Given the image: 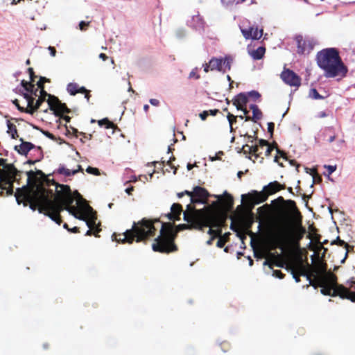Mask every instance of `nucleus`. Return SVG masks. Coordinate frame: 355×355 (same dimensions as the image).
Instances as JSON below:
<instances>
[{"instance_id": "nucleus-40", "label": "nucleus", "mask_w": 355, "mask_h": 355, "mask_svg": "<svg viewBox=\"0 0 355 355\" xmlns=\"http://www.w3.org/2000/svg\"><path fill=\"white\" fill-rule=\"evenodd\" d=\"M32 150L37 156L36 161H40L43 157L42 148L34 146V148Z\"/></svg>"}, {"instance_id": "nucleus-18", "label": "nucleus", "mask_w": 355, "mask_h": 355, "mask_svg": "<svg viewBox=\"0 0 355 355\" xmlns=\"http://www.w3.org/2000/svg\"><path fill=\"white\" fill-rule=\"evenodd\" d=\"M205 24V23L203 19L199 14L192 16L191 19L187 21V25L189 27L200 33L204 31Z\"/></svg>"}, {"instance_id": "nucleus-26", "label": "nucleus", "mask_w": 355, "mask_h": 355, "mask_svg": "<svg viewBox=\"0 0 355 355\" xmlns=\"http://www.w3.org/2000/svg\"><path fill=\"white\" fill-rule=\"evenodd\" d=\"M222 62H223V58H213L209 60V67L210 70H218L219 71H222L223 67H222Z\"/></svg>"}, {"instance_id": "nucleus-57", "label": "nucleus", "mask_w": 355, "mask_h": 355, "mask_svg": "<svg viewBox=\"0 0 355 355\" xmlns=\"http://www.w3.org/2000/svg\"><path fill=\"white\" fill-rule=\"evenodd\" d=\"M262 210V214L263 215V217H265V215L266 214V204L263 205L262 207H259L258 209V211Z\"/></svg>"}, {"instance_id": "nucleus-63", "label": "nucleus", "mask_w": 355, "mask_h": 355, "mask_svg": "<svg viewBox=\"0 0 355 355\" xmlns=\"http://www.w3.org/2000/svg\"><path fill=\"white\" fill-rule=\"evenodd\" d=\"M208 112H209V114L215 116L218 112V110H210Z\"/></svg>"}, {"instance_id": "nucleus-36", "label": "nucleus", "mask_w": 355, "mask_h": 355, "mask_svg": "<svg viewBox=\"0 0 355 355\" xmlns=\"http://www.w3.org/2000/svg\"><path fill=\"white\" fill-rule=\"evenodd\" d=\"M78 85L76 83H71L68 84V85H67V92L71 95H75L78 92Z\"/></svg>"}, {"instance_id": "nucleus-3", "label": "nucleus", "mask_w": 355, "mask_h": 355, "mask_svg": "<svg viewBox=\"0 0 355 355\" xmlns=\"http://www.w3.org/2000/svg\"><path fill=\"white\" fill-rule=\"evenodd\" d=\"M287 211L285 206V200L279 196L268 204V248L269 240L273 234L279 235L282 227L286 225Z\"/></svg>"}, {"instance_id": "nucleus-60", "label": "nucleus", "mask_w": 355, "mask_h": 355, "mask_svg": "<svg viewBox=\"0 0 355 355\" xmlns=\"http://www.w3.org/2000/svg\"><path fill=\"white\" fill-rule=\"evenodd\" d=\"M99 58L102 59L103 60H106L108 57L105 54V53H100L99 55H98Z\"/></svg>"}, {"instance_id": "nucleus-39", "label": "nucleus", "mask_w": 355, "mask_h": 355, "mask_svg": "<svg viewBox=\"0 0 355 355\" xmlns=\"http://www.w3.org/2000/svg\"><path fill=\"white\" fill-rule=\"evenodd\" d=\"M46 97L44 95H41L39 96L38 99L35 100V105H34L33 112H35L37 109L40 108L42 103L46 101Z\"/></svg>"}, {"instance_id": "nucleus-35", "label": "nucleus", "mask_w": 355, "mask_h": 355, "mask_svg": "<svg viewBox=\"0 0 355 355\" xmlns=\"http://www.w3.org/2000/svg\"><path fill=\"white\" fill-rule=\"evenodd\" d=\"M274 148H276L277 149V153L280 154L281 156L282 157H284V155L285 153L282 151H280L278 148H277V144L276 143H274L272 144H271L269 141L268 140V150H267V152H268V155L270 153V152L274 149Z\"/></svg>"}, {"instance_id": "nucleus-7", "label": "nucleus", "mask_w": 355, "mask_h": 355, "mask_svg": "<svg viewBox=\"0 0 355 355\" xmlns=\"http://www.w3.org/2000/svg\"><path fill=\"white\" fill-rule=\"evenodd\" d=\"M326 270V268H324L318 272L315 277L316 281L321 282L322 284H328L334 287L332 296L339 295L342 298L349 299L352 302H355V293L350 291L344 286L338 284L336 276L331 272H327Z\"/></svg>"}, {"instance_id": "nucleus-23", "label": "nucleus", "mask_w": 355, "mask_h": 355, "mask_svg": "<svg viewBox=\"0 0 355 355\" xmlns=\"http://www.w3.org/2000/svg\"><path fill=\"white\" fill-rule=\"evenodd\" d=\"M171 213L168 214V218L173 220L180 219V215L182 212V206L180 204L174 203L171 208Z\"/></svg>"}, {"instance_id": "nucleus-31", "label": "nucleus", "mask_w": 355, "mask_h": 355, "mask_svg": "<svg viewBox=\"0 0 355 355\" xmlns=\"http://www.w3.org/2000/svg\"><path fill=\"white\" fill-rule=\"evenodd\" d=\"M8 133L11 135L12 139H15L18 137L17 128L15 124L10 123L9 121H7Z\"/></svg>"}, {"instance_id": "nucleus-41", "label": "nucleus", "mask_w": 355, "mask_h": 355, "mask_svg": "<svg viewBox=\"0 0 355 355\" xmlns=\"http://www.w3.org/2000/svg\"><path fill=\"white\" fill-rule=\"evenodd\" d=\"M309 96L313 99H322L323 97L319 94L315 89H311L309 92Z\"/></svg>"}, {"instance_id": "nucleus-30", "label": "nucleus", "mask_w": 355, "mask_h": 355, "mask_svg": "<svg viewBox=\"0 0 355 355\" xmlns=\"http://www.w3.org/2000/svg\"><path fill=\"white\" fill-rule=\"evenodd\" d=\"M232 62V59L230 56H225V58H223L222 67H223V72H226L227 71H230L231 69V64Z\"/></svg>"}, {"instance_id": "nucleus-13", "label": "nucleus", "mask_w": 355, "mask_h": 355, "mask_svg": "<svg viewBox=\"0 0 355 355\" xmlns=\"http://www.w3.org/2000/svg\"><path fill=\"white\" fill-rule=\"evenodd\" d=\"M49 81L47 78L44 77H40V80L37 82V87H35L34 85H30V88L26 92L27 94H29L31 96L37 97L40 96L41 95H44L45 96H48L49 98V96L51 94H49L44 89V82Z\"/></svg>"}, {"instance_id": "nucleus-50", "label": "nucleus", "mask_w": 355, "mask_h": 355, "mask_svg": "<svg viewBox=\"0 0 355 355\" xmlns=\"http://www.w3.org/2000/svg\"><path fill=\"white\" fill-rule=\"evenodd\" d=\"M189 78L199 79L200 78V76L198 74H197V73L196 72L195 70H192L190 72V73H189Z\"/></svg>"}, {"instance_id": "nucleus-42", "label": "nucleus", "mask_w": 355, "mask_h": 355, "mask_svg": "<svg viewBox=\"0 0 355 355\" xmlns=\"http://www.w3.org/2000/svg\"><path fill=\"white\" fill-rule=\"evenodd\" d=\"M183 193H184V195L185 194L188 195L190 197L191 204H196V203L200 202V200L199 199H196L193 197V191H189L185 190Z\"/></svg>"}, {"instance_id": "nucleus-14", "label": "nucleus", "mask_w": 355, "mask_h": 355, "mask_svg": "<svg viewBox=\"0 0 355 355\" xmlns=\"http://www.w3.org/2000/svg\"><path fill=\"white\" fill-rule=\"evenodd\" d=\"M251 246L253 249L254 256L257 259H263V266H266V246L261 242H257L255 243L253 239H251Z\"/></svg>"}, {"instance_id": "nucleus-43", "label": "nucleus", "mask_w": 355, "mask_h": 355, "mask_svg": "<svg viewBox=\"0 0 355 355\" xmlns=\"http://www.w3.org/2000/svg\"><path fill=\"white\" fill-rule=\"evenodd\" d=\"M86 171H87V173H88L89 174H93V175H100L99 170L97 168H94V167H92V166H88L87 168V169H86Z\"/></svg>"}, {"instance_id": "nucleus-64", "label": "nucleus", "mask_w": 355, "mask_h": 355, "mask_svg": "<svg viewBox=\"0 0 355 355\" xmlns=\"http://www.w3.org/2000/svg\"><path fill=\"white\" fill-rule=\"evenodd\" d=\"M68 231L69 232H73V233H76L78 232V227H74L72 229H68Z\"/></svg>"}, {"instance_id": "nucleus-21", "label": "nucleus", "mask_w": 355, "mask_h": 355, "mask_svg": "<svg viewBox=\"0 0 355 355\" xmlns=\"http://www.w3.org/2000/svg\"><path fill=\"white\" fill-rule=\"evenodd\" d=\"M249 108L252 111V116H248V114L247 115H245V121L252 120L256 123L259 119H261L262 116V113L257 105L250 104Z\"/></svg>"}, {"instance_id": "nucleus-52", "label": "nucleus", "mask_w": 355, "mask_h": 355, "mask_svg": "<svg viewBox=\"0 0 355 355\" xmlns=\"http://www.w3.org/2000/svg\"><path fill=\"white\" fill-rule=\"evenodd\" d=\"M149 102L153 106H159V101L157 99L150 98Z\"/></svg>"}, {"instance_id": "nucleus-47", "label": "nucleus", "mask_w": 355, "mask_h": 355, "mask_svg": "<svg viewBox=\"0 0 355 355\" xmlns=\"http://www.w3.org/2000/svg\"><path fill=\"white\" fill-rule=\"evenodd\" d=\"M275 124L272 122L268 123V133H270V137L271 138L272 136L273 130H274Z\"/></svg>"}, {"instance_id": "nucleus-12", "label": "nucleus", "mask_w": 355, "mask_h": 355, "mask_svg": "<svg viewBox=\"0 0 355 355\" xmlns=\"http://www.w3.org/2000/svg\"><path fill=\"white\" fill-rule=\"evenodd\" d=\"M281 78L286 84L290 86L299 87L301 84V78L290 69L284 70Z\"/></svg>"}, {"instance_id": "nucleus-58", "label": "nucleus", "mask_w": 355, "mask_h": 355, "mask_svg": "<svg viewBox=\"0 0 355 355\" xmlns=\"http://www.w3.org/2000/svg\"><path fill=\"white\" fill-rule=\"evenodd\" d=\"M138 178L135 175H131L130 179L125 182V184L128 182H136Z\"/></svg>"}, {"instance_id": "nucleus-22", "label": "nucleus", "mask_w": 355, "mask_h": 355, "mask_svg": "<svg viewBox=\"0 0 355 355\" xmlns=\"http://www.w3.org/2000/svg\"><path fill=\"white\" fill-rule=\"evenodd\" d=\"M193 197L200 200V202H199L198 203L203 204V200L207 199V197L209 196L208 191L205 189L199 186H196L193 188Z\"/></svg>"}, {"instance_id": "nucleus-62", "label": "nucleus", "mask_w": 355, "mask_h": 355, "mask_svg": "<svg viewBox=\"0 0 355 355\" xmlns=\"http://www.w3.org/2000/svg\"><path fill=\"white\" fill-rule=\"evenodd\" d=\"M325 116H327V114L324 111L320 112L318 114V117L319 118H324Z\"/></svg>"}, {"instance_id": "nucleus-38", "label": "nucleus", "mask_w": 355, "mask_h": 355, "mask_svg": "<svg viewBox=\"0 0 355 355\" xmlns=\"http://www.w3.org/2000/svg\"><path fill=\"white\" fill-rule=\"evenodd\" d=\"M247 94H248V98L249 101H250V99H252L254 101H256L257 100L259 99V98L261 96L260 94L258 92L254 91V90L247 92Z\"/></svg>"}, {"instance_id": "nucleus-17", "label": "nucleus", "mask_w": 355, "mask_h": 355, "mask_svg": "<svg viewBox=\"0 0 355 355\" xmlns=\"http://www.w3.org/2000/svg\"><path fill=\"white\" fill-rule=\"evenodd\" d=\"M48 104L51 110H58L62 113H69L70 110L65 103H62L57 97L49 96L47 100Z\"/></svg>"}, {"instance_id": "nucleus-24", "label": "nucleus", "mask_w": 355, "mask_h": 355, "mask_svg": "<svg viewBox=\"0 0 355 355\" xmlns=\"http://www.w3.org/2000/svg\"><path fill=\"white\" fill-rule=\"evenodd\" d=\"M34 145L31 142L23 141L20 145L15 146V149L21 155H25L32 150Z\"/></svg>"}, {"instance_id": "nucleus-61", "label": "nucleus", "mask_w": 355, "mask_h": 355, "mask_svg": "<svg viewBox=\"0 0 355 355\" xmlns=\"http://www.w3.org/2000/svg\"><path fill=\"white\" fill-rule=\"evenodd\" d=\"M134 190V187H128L125 189V192L128 194V195H131L132 194V192Z\"/></svg>"}, {"instance_id": "nucleus-51", "label": "nucleus", "mask_w": 355, "mask_h": 355, "mask_svg": "<svg viewBox=\"0 0 355 355\" xmlns=\"http://www.w3.org/2000/svg\"><path fill=\"white\" fill-rule=\"evenodd\" d=\"M209 115V112L208 111H203L200 114V117L202 121H205Z\"/></svg>"}, {"instance_id": "nucleus-6", "label": "nucleus", "mask_w": 355, "mask_h": 355, "mask_svg": "<svg viewBox=\"0 0 355 355\" xmlns=\"http://www.w3.org/2000/svg\"><path fill=\"white\" fill-rule=\"evenodd\" d=\"M21 173L12 164H8L6 159L0 158V196L6 191L7 195L13 193V182L18 181Z\"/></svg>"}, {"instance_id": "nucleus-1", "label": "nucleus", "mask_w": 355, "mask_h": 355, "mask_svg": "<svg viewBox=\"0 0 355 355\" xmlns=\"http://www.w3.org/2000/svg\"><path fill=\"white\" fill-rule=\"evenodd\" d=\"M26 175L27 185L32 187L26 194V199L30 203L31 209L35 211L38 208L40 213H44L58 225L62 223L60 212L64 209L67 210L76 218L85 220L89 228L92 227V222L95 224L96 214L90 206L84 205L83 211H80L73 206L74 198L71 196L69 186L52 182L51 185L55 187V191L58 194L62 193L58 197L55 196L53 189H47L42 185L46 182L47 186H51L49 180L46 179L45 174L42 171H30L26 172Z\"/></svg>"}, {"instance_id": "nucleus-11", "label": "nucleus", "mask_w": 355, "mask_h": 355, "mask_svg": "<svg viewBox=\"0 0 355 355\" xmlns=\"http://www.w3.org/2000/svg\"><path fill=\"white\" fill-rule=\"evenodd\" d=\"M241 199L242 201L246 202L249 208L252 209L254 205L266 200V185L263 187L261 192L253 190L248 193L243 194Z\"/></svg>"}, {"instance_id": "nucleus-9", "label": "nucleus", "mask_w": 355, "mask_h": 355, "mask_svg": "<svg viewBox=\"0 0 355 355\" xmlns=\"http://www.w3.org/2000/svg\"><path fill=\"white\" fill-rule=\"evenodd\" d=\"M205 223V226L209 227L208 234L211 235V238L207 241V244L211 245L215 238L222 232L220 227L223 220L218 214H211L206 216Z\"/></svg>"}, {"instance_id": "nucleus-2", "label": "nucleus", "mask_w": 355, "mask_h": 355, "mask_svg": "<svg viewBox=\"0 0 355 355\" xmlns=\"http://www.w3.org/2000/svg\"><path fill=\"white\" fill-rule=\"evenodd\" d=\"M159 227L160 228L159 235L155 239V242L152 245L153 251L162 253L175 251L177 248L174 244L172 233L169 230H166L164 224L159 220L151 221L144 218L138 225L134 223L132 230H127L123 234H119V239L116 233H114L112 237V240L123 243L126 242L132 243L135 238L137 242H140L153 236Z\"/></svg>"}, {"instance_id": "nucleus-8", "label": "nucleus", "mask_w": 355, "mask_h": 355, "mask_svg": "<svg viewBox=\"0 0 355 355\" xmlns=\"http://www.w3.org/2000/svg\"><path fill=\"white\" fill-rule=\"evenodd\" d=\"M286 270L291 272L296 282H300V276H304L309 280V284L313 285L311 277L307 273L308 268L304 265L301 257H291L286 263Z\"/></svg>"}, {"instance_id": "nucleus-29", "label": "nucleus", "mask_w": 355, "mask_h": 355, "mask_svg": "<svg viewBox=\"0 0 355 355\" xmlns=\"http://www.w3.org/2000/svg\"><path fill=\"white\" fill-rule=\"evenodd\" d=\"M23 95H24V98L27 101L28 107H30V109L31 110V111L30 112L31 113L34 112L33 109H34V105H35V97L31 96L29 94H27V93H24Z\"/></svg>"}, {"instance_id": "nucleus-4", "label": "nucleus", "mask_w": 355, "mask_h": 355, "mask_svg": "<svg viewBox=\"0 0 355 355\" xmlns=\"http://www.w3.org/2000/svg\"><path fill=\"white\" fill-rule=\"evenodd\" d=\"M317 62L324 70V76L328 78L345 76L347 71L338 55V51L334 48L318 52Z\"/></svg>"}, {"instance_id": "nucleus-59", "label": "nucleus", "mask_w": 355, "mask_h": 355, "mask_svg": "<svg viewBox=\"0 0 355 355\" xmlns=\"http://www.w3.org/2000/svg\"><path fill=\"white\" fill-rule=\"evenodd\" d=\"M44 135L45 136H46L47 137L50 138V139H53L54 136L53 135V134L50 133L48 131H44L43 132Z\"/></svg>"}, {"instance_id": "nucleus-32", "label": "nucleus", "mask_w": 355, "mask_h": 355, "mask_svg": "<svg viewBox=\"0 0 355 355\" xmlns=\"http://www.w3.org/2000/svg\"><path fill=\"white\" fill-rule=\"evenodd\" d=\"M270 248L271 247H268V266L270 268V269L272 270V275L276 277H278L279 279H282L284 277V275L283 273L282 272L281 270H273L270 266V260H269V257L270 255Z\"/></svg>"}, {"instance_id": "nucleus-27", "label": "nucleus", "mask_w": 355, "mask_h": 355, "mask_svg": "<svg viewBox=\"0 0 355 355\" xmlns=\"http://www.w3.org/2000/svg\"><path fill=\"white\" fill-rule=\"evenodd\" d=\"M265 51L264 46H259L256 50L249 51V53L254 60H259L264 55Z\"/></svg>"}, {"instance_id": "nucleus-19", "label": "nucleus", "mask_w": 355, "mask_h": 355, "mask_svg": "<svg viewBox=\"0 0 355 355\" xmlns=\"http://www.w3.org/2000/svg\"><path fill=\"white\" fill-rule=\"evenodd\" d=\"M313 49V41L303 40L302 37L297 39V52L302 54H309Z\"/></svg>"}, {"instance_id": "nucleus-33", "label": "nucleus", "mask_w": 355, "mask_h": 355, "mask_svg": "<svg viewBox=\"0 0 355 355\" xmlns=\"http://www.w3.org/2000/svg\"><path fill=\"white\" fill-rule=\"evenodd\" d=\"M236 117H239L241 119H243L244 118V116H242V115H240V116H234L233 114H232L230 112L227 114V120H228L229 123H230V132H232L234 131L233 123L236 121Z\"/></svg>"}, {"instance_id": "nucleus-37", "label": "nucleus", "mask_w": 355, "mask_h": 355, "mask_svg": "<svg viewBox=\"0 0 355 355\" xmlns=\"http://www.w3.org/2000/svg\"><path fill=\"white\" fill-rule=\"evenodd\" d=\"M98 125L102 127L103 125L105 126V128H112L114 124L110 122L107 118L98 121Z\"/></svg>"}, {"instance_id": "nucleus-5", "label": "nucleus", "mask_w": 355, "mask_h": 355, "mask_svg": "<svg viewBox=\"0 0 355 355\" xmlns=\"http://www.w3.org/2000/svg\"><path fill=\"white\" fill-rule=\"evenodd\" d=\"M305 233L306 230L301 225H297L291 228L285 225L282 227L279 235L276 236V234H273L270 236L269 247L279 248L281 250H283L287 245L292 244L299 248L300 241Z\"/></svg>"}, {"instance_id": "nucleus-46", "label": "nucleus", "mask_w": 355, "mask_h": 355, "mask_svg": "<svg viewBox=\"0 0 355 355\" xmlns=\"http://www.w3.org/2000/svg\"><path fill=\"white\" fill-rule=\"evenodd\" d=\"M324 168L328 171V175H330L336 170V166L324 165Z\"/></svg>"}, {"instance_id": "nucleus-56", "label": "nucleus", "mask_w": 355, "mask_h": 355, "mask_svg": "<svg viewBox=\"0 0 355 355\" xmlns=\"http://www.w3.org/2000/svg\"><path fill=\"white\" fill-rule=\"evenodd\" d=\"M65 167L64 165H60L59 168H58L57 170V172L59 173V174H61L62 175V173H64V171L65 170Z\"/></svg>"}, {"instance_id": "nucleus-28", "label": "nucleus", "mask_w": 355, "mask_h": 355, "mask_svg": "<svg viewBox=\"0 0 355 355\" xmlns=\"http://www.w3.org/2000/svg\"><path fill=\"white\" fill-rule=\"evenodd\" d=\"M318 286L321 287V293L324 295H331L334 294V287L328 284H322L321 282H317Z\"/></svg>"}, {"instance_id": "nucleus-48", "label": "nucleus", "mask_w": 355, "mask_h": 355, "mask_svg": "<svg viewBox=\"0 0 355 355\" xmlns=\"http://www.w3.org/2000/svg\"><path fill=\"white\" fill-rule=\"evenodd\" d=\"M89 22H85L84 21H81L79 23V28L81 31H85L86 29V28L89 26Z\"/></svg>"}, {"instance_id": "nucleus-20", "label": "nucleus", "mask_w": 355, "mask_h": 355, "mask_svg": "<svg viewBox=\"0 0 355 355\" xmlns=\"http://www.w3.org/2000/svg\"><path fill=\"white\" fill-rule=\"evenodd\" d=\"M197 209L191 204L187 206V209L183 212L184 220L187 223H193L196 218Z\"/></svg>"}, {"instance_id": "nucleus-15", "label": "nucleus", "mask_w": 355, "mask_h": 355, "mask_svg": "<svg viewBox=\"0 0 355 355\" xmlns=\"http://www.w3.org/2000/svg\"><path fill=\"white\" fill-rule=\"evenodd\" d=\"M249 102L247 93H240L234 99L233 104L236 107L237 110H241L244 115L249 113L247 109V104Z\"/></svg>"}, {"instance_id": "nucleus-45", "label": "nucleus", "mask_w": 355, "mask_h": 355, "mask_svg": "<svg viewBox=\"0 0 355 355\" xmlns=\"http://www.w3.org/2000/svg\"><path fill=\"white\" fill-rule=\"evenodd\" d=\"M175 35L178 38H183L186 35V31L182 28H180L176 31Z\"/></svg>"}, {"instance_id": "nucleus-55", "label": "nucleus", "mask_w": 355, "mask_h": 355, "mask_svg": "<svg viewBox=\"0 0 355 355\" xmlns=\"http://www.w3.org/2000/svg\"><path fill=\"white\" fill-rule=\"evenodd\" d=\"M225 241L223 240L222 239H219L218 241L216 243V246L218 248H223L225 245Z\"/></svg>"}, {"instance_id": "nucleus-34", "label": "nucleus", "mask_w": 355, "mask_h": 355, "mask_svg": "<svg viewBox=\"0 0 355 355\" xmlns=\"http://www.w3.org/2000/svg\"><path fill=\"white\" fill-rule=\"evenodd\" d=\"M334 243H336L338 245H339L340 246H343L344 248L346 250L345 256L344 259L341 260V263H345V259L347 257V254L349 252V249H348L349 245L344 241L340 239L339 237L336 239V241H334Z\"/></svg>"}, {"instance_id": "nucleus-54", "label": "nucleus", "mask_w": 355, "mask_h": 355, "mask_svg": "<svg viewBox=\"0 0 355 355\" xmlns=\"http://www.w3.org/2000/svg\"><path fill=\"white\" fill-rule=\"evenodd\" d=\"M28 73H29L31 80L32 82H33V81H34V77H35V75H34V71H33V68H28Z\"/></svg>"}, {"instance_id": "nucleus-44", "label": "nucleus", "mask_w": 355, "mask_h": 355, "mask_svg": "<svg viewBox=\"0 0 355 355\" xmlns=\"http://www.w3.org/2000/svg\"><path fill=\"white\" fill-rule=\"evenodd\" d=\"M78 172V170H70L68 168H65L62 175H64L66 177H69V176L76 174Z\"/></svg>"}, {"instance_id": "nucleus-53", "label": "nucleus", "mask_w": 355, "mask_h": 355, "mask_svg": "<svg viewBox=\"0 0 355 355\" xmlns=\"http://www.w3.org/2000/svg\"><path fill=\"white\" fill-rule=\"evenodd\" d=\"M48 50L50 52V55L52 56V57H55V54H56V50L53 47V46H49L48 47Z\"/></svg>"}, {"instance_id": "nucleus-25", "label": "nucleus", "mask_w": 355, "mask_h": 355, "mask_svg": "<svg viewBox=\"0 0 355 355\" xmlns=\"http://www.w3.org/2000/svg\"><path fill=\"white\" fill-rule=\"evenodd\" d=\"M285 188L284 184H281L277 181H274L268 184V196L272 195L281 189Z\"/></svg>"}, {"instance_id": "nucleus-16", "label": "nucleus", "mask_w": 355, "mask_h": 355, "mask_svg": "<svg viewBox=\"0 0 355 355\" xmlns=\"http://www.w3.org/2000/svg\"><path fill=\"white\" fill-rule=\"evenodd\" d=\"M240 29L246 40H258L263 35V29L259 30L257 27L250 26L248 28H243V26H241Z\"/></svg>"}, {"instance_id": "nucleus-10", "label": "nucleus", "mask_w": 355, "mask_h": 355, "mask_svg": "<svg viewBox=\"0 0 355 355\" xmlns=\"http://www.w3.org/2000/svg\"><path fill=\"white\" fill-rule=\"evenodd\" d=\"M266 146V140L259 139L256 144L252 146L246 145L243 147V150L246 151L245 148H248L250 151L252 157L254 158L252 159L254 162L263 163L264 160V156L266 155V150L264 149V146Z\"/></svg>"}, {"instance_id": "nucleus-49", "label": "nucleus", "mask_w": 355, "mask_h": 355, "mask_svg": "<svg viewBox=\"0 0 355 355\" xmlns=\"http://www.w3.org/2000/svg\"><path fill=\"white\" fill-rule=\"evenodd\" d=\"M30 85H32L31 83H28L27 81L22 80L21 81V85L23 87V88L27 92L28 89L30 88Z\"/></svg>"}]
</instances>
